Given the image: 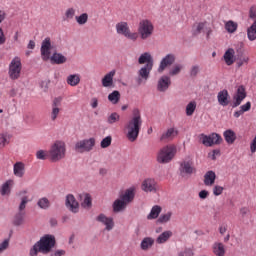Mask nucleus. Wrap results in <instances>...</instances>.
Instances as JSON below:
<instances>
[{
  "label": "nucleus",
  "instance_id": "412c9836",
  "mask_svg": "<svg viewBox=\"0 0 256 256\" xmlns=\"http://www.w3.org/2000/svg\"><path fill=\"white\" fill-rule=\"evenodd\" d=\"M178 133L179 132L175 128H169L161 135L160 141H163L165 143H167V141H173V139L177 137Z\"/></svg>",
  "mask_w": 256,
  "mask_h": 256
},
{
  "label": "nucleus",
  "instance_id": "6ab92c4d",
  "mask_svg": "<svg viewBox=\"0 0 256 256\" xmlns=\"http://www.w3.org/2000/svg\"><path fill=\"white\" fill-rule=\"evenodd\" d=\"M138 63L139 65H144V67H153V56H151V53L145 52L138 58Z\"/></svg>",
  "mask_w": 256,
  "mask_h": 256
},
{
  "label": "nucleus",
  "instance_id": "bb28decb",
  "mask_svg": "<svg viewBox=\"0 0 256 256\" xmlns=\"http://www.w3.org/2000/svg\"><path fill=\"white\" fill-rule=\"evenodd\" d=\"M224 61L228 66H231L235 63V50H233V48H229L224 53Z\"/></svg>",
  "mask_w": 256,
  "mask_h": 256
},
{
  "label": "nucleus",
  "instance_id": "9d476101",
  "mask_svg": "<svg viewBox=\"0 0 256 256\" xmlns=\"http://www.w3.org/2000/svg\"><path fill=\"white\" fill-rule=\"evenodd\" d=\"M93 147H95V138L84 139L75 144V151L77 153H89V151H93Z\"/></svg>",
  "mask_w": 256,
  "mask_h": 256
},
{
  "label": "nucleus",
  "instance_id": "a878e982",
  "mask_svg": "<svg viewBox=\"0 0 256 256\" xmlns=\"http://www.w3.org/2000/svg\"><path fill=\"white\" fill-rule=\"evenodd\" d=\"M223 137H224L226 143H228V145H233V143H235V141H237V134H235V131H233L231 129L224 131Z\"/></svg>",
  "mask_w": 256,
  "mask_h": 256
},
{
  "label": "nucleus",
  "instance_id": "473e14b6",
  "mask_svg": "<svg viewBox=\"0 0 256 256\" xmlns=\"http://www.w3.org/2000/svg\"><path fill=\"white\" fill-rule=\"evenodd\" d=\"M171 237H173V232H171L169 230L165 231L158 236V238L156 239V243H158L159 245H161L163 243H167V241H169V239H171Z\"/></svg>",
  "mask_w": 256,
  "mask_h": 256
},
{
  "label": "nucleus",
  "instance_id": "b1692460",
  "mask_svg": "<svg viewBox=\"0 0 256 256\" xmlns=\"http://www.w3.org/2000/svg\"><path fill=\"white\" fill-rule=\"evenodd\" d=\"M13 173L15 177L23 178L25 176V163L16 162L13 166Z\"/></svg>",
  "mask_w": 256,
  "mask_h": 256
},
{
  "label": "nucleus",
  "instance_id": "3c124183",
  "mask_svg": "<svg viewBox=\"0 0 256 256\" xmlns=\"http://www.w3.org/2000/svg\"><path fill=\"white\" fill-rule=\"evenodd\" d=\"M39 253H41V248L39 247V244H35L29 252L30 256H37Z\"/></svg>",
  "mask_w": 256,
  "mask_h": 256
},
{
  "label": "nucleus",
  "instance_id": "052dcab7",
  "mask_svg": "<svg viewBox=\"0 0 256 256\" xmlns=\"http://www.w3.org/2000/svg\"><path fill=\"white\" fill-rule=\"evenodd\" d=\"M7 41V37H5V32H3V28H0V45H5Z\"/></svg>",
  "mask_w": 256,
  "mask_h": 256
},
{
  "label": "nucleus",
  "instance_id": "864d4df0",
  "mask_svg": "<svg viewBox=\"0 0 256 256\" xmlns=\"http://www.w3.org/2000/svg\"><path fill=\"white\" fill-rule=\"evenodd\" d=\"M223 191H225V188H223V186L216 185L213 187V195H215V197H219V195H222Z\"/></svg>",
  "mask_w": 256,
  "mask_h": 256
},
{
  "label": "nucleus",
  "instance_id": "a211bd4d",
  "mask_svg": "<svg viewBox=\"0 0 256 256\" xmlns=\"http://www.w3.org/2000/svg\"><path fill=\"white\" fill-rule=\"evenodd\" d=\"M169 87H171V77L166 75L160 77L157 84V90L160 93H165Z\"/></svg>",
  "mask_w": 256,
  "mask_h": 256
},
{
  "label": "nucleus",
  "instance_id": "c85d7f7f",
  "mask_svg": "<svg viewBox=\"0 0 256 256\" xmlns=\"http://www.w3.org/2000/svg\"><path fill=\"white\" fill-rule=\"evenodd\" d=\"M114 77H115V70H112L108 74H106L102 79L103 87H112Z\"/></svg>",
  "mask_w": 256,
  "mask_h": 256
},
{
  "label": "nucleus",
  "instance_id": "c9c22d12",
  "mask_svg": "<svg viewBox=\"0 0 256 256\" xmlns=\"http://www.w3.org/2000/svg\"><path fill=\"white\" fill-rule=\"evenodd\" d=\"M80 199H82V207H84V209H89L92 205V201H91V195L85 193L80 195Z\"/></svg>",
  "mask_w": 256,
  "mask_h": 256
},
{
  "label": "nucleus",
  "instance_id": "f8f14e48",
  "mask_svg": "<svg viewBox=\"0 0 256 256\" xmlns=\"http://www.w3.org/2000/svg\"><path fill=\"white\" fill-rule=\"evenodd\" d=\"M40 51L43 61H49L51 57V38L47 37L42 41Z\"/></svg>",
  "mask_w": 256,
  "mask_h": 256
},
{
  "label": "nucleus",
  "instance_id": "37998d69",
  "mask_svg": "<svg viewBox=\"0 0 256 256\" xmlns=\"http://www.w3.org/2000/svg\"><path fill=\"white\" fill-rule=\"evenodd\" d=\"M171 217H173V212L171 211L161 214L158 218V223H169V221H171Z\"/></svg>",
  "mask_w": 256,
  "mask_h": 256
},
{
  "label": "nucleus",
  "instance_id": "ea45409f",
  "mask_svg": "<svg viewBox=\"0 0 256 256\" xmlns=\"http://www.w3.org/2000/svg\"><path fill=\"white\" fill-rule=\"evenodd\" d=\"M197 109V102L191 101L186 105V115L187 117L193 116V113H195V110Z\"/></svg>",
  "mask_w": 256,
  "mask_h": 256
},
{
  "label": "nucleus",
  "instance_id": "2f4dec72",
  "mask_svg": "<svg viewBox=\"0 0 256 256\" xmlns=\"http://www.w3.org/2000/svg\"><path fill=\"white\" fill-rule=\"evenodd\" d=\"M154 244H155V240L153 238L146 237L142 240L140 247L142 251H148V249H151Z\"/></svg>",
  "mask_w": 256,
  "mask_h": 256
},
{
  "label": "nucleus",
  "instance_id": "79ce46f5",
  "mask_svg": "<svg viewBox=\"0 0 256 256\" xmlns=\"http://www.w3.org/2000/svg\"><path fill=\"white\" fill-rule=\"evenodd\" d=\"M238 24L237 22H233V20H229L225 23V29L228 33H235L237 31Z\"/></svg>",
  "mask_w": 256,
  "mask_h": 256
},
{
  "label": "nucleus",
  "instance_id": "338daca9",
  "mask_svg": "<svg viewBox=\"0 0 256 256\" xmlns=\"http://www.w3.org/2000/svg\"><path fill=\"white\" fill-rule=\"evenodd\" d=\"M249 213V208H247V207H242L241 209H240V215L242 216V217H245V215H247Z\"/></svg>",
  "mask_w": 256,
  "mask_h": 256
},
{
  "label": "nucleus",
  "instance_id": "f704fd0d",
  "mask_svg": "<svg viewBox=\"0 0 256 256\" xmlns=\"http://www.w3.org/2000/svg\"><path fill=\"white\" fill-rule=\"evenodd\" d=\"M121 100V93L117 90H114L112 93L108 95V101L112 103V105H117Z\"/></svg>",
  "mask_w": 256,
  "mask_h": 256
},
{
  "label": "nucleus",
  "instance_id": "8fccbe9b",
  "mask_svg": "<svg viewBox=\"0 0 256 256\" xmlns=\"http://www.w3.org/2000/svg\"><path fill=\"white\" fill-rule=\"evenodd\" d=\"M59 113H61V108H53L50 114L51 121H56L57 117H59Z\"/></svg>",
  "mask_w": 256,
  "mask_h": 256
},
{
  "label": "nucleus",
  "instance_id": "39448f33",
  "mask_svg": "<svg viewBox=\"0 0 256 256\" xmlns=\"http://www.w3.org/2000/svg\"><path fill=\"white\" fill-rule=\"evenodd\" d=\"M155 31V26H153V22L149 19H143L138 24V35L140 38L145 41V39H149L153 32Z\"/></svg>",
  "mask_w": 256,
  "mask_h": 256
},
{
  "label": "nucleus",
  "instance_id": "cd10ccee",
  "mask_svg": "<svg viewBox=\"0 0 256 256\" xmlns=\"http://www.w3.org/2000/svg\"><path fill=\"white\" fill-rule=\"evenodd\" d=\"M66 83L70 87H77L81 83V76L79 74H70L66 79Z\"/></svg>",
  "mask_w": 256,
  "mask_h": 256
},
{
  "label": "nucleus",
  "instance_id": "9b49d317",
  "mask_svg": "<svg viewBox=\"0 0 256 256\" xmlns=\"http://www.w3.org/2000/svg\"><path fill=\"white\" fill-rule=\"evenodd\" d=\"M247 97V91L245 90V86L241 85L238 87L236 94L234 95L232 107L235 109V107H239L241 103H243V100Z\"/></svg>",
  "mask_w": 256,
  "mask_h": 256
},
{
  "label": "nucleus",
  "instance_id": "393cba45",
  "mask_svg": "<svg viewBox=\"0 0 256 256\" xmlns=\"http://www.w3.org/2000/svg\"><path fill=\"white\" fill-rule=\"evenodd\" d=\"M215 179H217V175L214 171L210 170L206 172L204 175V185H206V187H213V185H215Z\"/></svg>",
  "mask_w": 256,
  "mask_h": 256
},
{
  "label": "nucleus",
  "instance_id": "bf43d9fd",
  "mask_svg": "<svg viewBox=\"0 0 256 256\" xmlns=\"http://www.w3.org/2000/svg\"><path fill=\"white\" fill-rule=\"evenodd\" d=\"M240 109L247 113V111H251V102H246L244 105L240 106Z\"/></svg>",
  "mask_w": 256,
  "mask_h": 256
},
{
  "label": "nucleus",
  "instance_id": "13d9d810",
  "mask_svg": "<svg viewBox=\"0 0 256 256\" xmlns=\"http://www.w3.org/2000/svg\"><path fill=\"white\" fill-rule=\"evenodd\" d=\"M205 25H206V23H199L196 26V29L194 30V35H199V33H201V31H203V29H205Z\"/></svg>",
  "mask_w": 256,
  "mask_h": 256
},
{
  "label": "nucleus",
  "instance_id": "5fc2aeb1",
  "mask_svg": "<svg viewBox=\"0 0 256 256\" xmlns=\"http://www.w3.org/2000/svg\"><path fill=\"white\" fill-rule=\"evenodd\" d=\"M36 157L41 161H45V159H47V152H45L44 150H39L36 152Z\"/></svg>",
  "mask_w": 256,
  "mask_h": 256
},
{
  "label": "nucleus",
  "instance_id": "5701e85b",
  "mask_svg": "<svg viewBox=\"0 0 256 256\" xmlns=\"http://www.w3.org/2000/svg\"><path fill=\"white\" fill-rule=\"evenodd\" d=\"M212 252L216 256H224L225 253H227V250L225 249V244L221 242H214L212 245Z\"/></svg>",
  "mask_w": 256,
  "mask_h": 256
},
{
  "label": "nucleus",
  "instance_id": "4be33fe9",
  "mask_svg": "<svg viewBox=\"0 0 256 256\" xmlns=\"http://www.w3.org/2000/svg\"><path fill=\"white\" fill-rule=\"evenodd\" d=\"M217 99L219 105H221L222 107H227V105H229V91H227V89H224L218 92Z\"/></svg>",
  "mask_w": 256,
  "mask_h": 256
},
{
  "label": "nucleus",
  "instance_id": "7ed1b4c3",
  "mask_svg": "<svg viewBox=\"0 0 256 256\" xmlns=\"http://www.w3.org/2000/svg\"><path fill=\"white\" fill-rule=\"evenodd\" d=\"M175 155H177V147L175 145H167L159 150L157 161L162 164L171 163Z\"/></svg>",
  "mask_w": 256,
  "mask_h": 256
},
{
  "label": "nucleus",
  "instance_id": "a18cd8bd",
  "mask_svg": "<svg viewBox=\"0 0 256 256\" xmlns=\"http://www.w3.org/2000/svg\"><path fill=\"white\" fill-rule=\"evenodd\" d=\"M120 119H121V116L117 112H113L108 117L107 123H109V125H113V123H117V121H119Z\"/></svg>",
  "mask_w": 256,
  "mask_h": 256
},
{
  "label": "nucleus",
  "instance_id": "de8ad7c7",
  "mask_svg": "<svg viewBox=\"0 0 256 256\" xmlns=\"http://www.w3.org/2000/svg\"><path fill=\"white\" fill-rule=\"evenodd\" d=\"M113 141V138L111 136H107L105 137L101 143H100V147L102 149H107V147H110L111 146V142Z\"/></svg>",
  "mask_w": 256,
  "mask_h": 256
},
{
  "label": "nucleus",
  "instance_id": "49530a36",
  "mask_svg": "<svg viewBox=\"0 0 256 256\" xmlns=\"http://www.w3.org/2000/svg\"><path fill=\"white\" fill-rule=\"evenodd\" d=\"M76 21L78 25H85V23L89 21V15L87 13H83L80 16H76Z\"/></svg>",
  "mask_w": 256,
  "mask_h": 256
},
{
  "label": "nucleus",
  "instance_id": "f3484780",
  "mask_svg": "<svg viewBox=\"0 0 256 256\" xmlns=\"http://www.w3.org/2000/svg\"><path fill=\"white\" fill-rule=\"evenodd\" d=\"M96 221L105 225L106 231H111L113 230V227H115V222L113 221V218L107 217L105 214L98 215L96 217Z\"/></svg>",
  "mask_w": 256,
  "mask_h": 256
},
{
  "label": "nucleus",
  "instance_id": "c03bdc74",
  "mask_svg": "<svg viewBox=\"0 0 256 256\" xmlns=\"http://www.w3.org/2000/svg\"><path fill=\"white\" fill-rule=\"evenodd\" d=\"M182 69H183V65H181V64H176V65H174V66L170 69L169 75H170L171 77H175V75H179V73H181Z\"/></svg>",
  "mask_w": 256,
  "mask_h": 256
},
{
  "label": "nucleus",
  "instance_id": "2eb2a0df",
  "mask_svg": "<svg viewBox=\"0 0 256 256\" xmlns=\"http://www.w3.org/2000/svg\"><path fill=\"white\" fill-rule=\"evenodd\" d=\"M175 54H168L166 55L160 62L158 67V73H163L167 67H171L173 63H175Z\"/></svg>",
  "mask_w": 256,
  "mask_h": 256
},
{
  "label": "nucleus",
  "instance_id": "603ef678",
  "mask_svg": "<svg viewBox=\"0 0 256 256\" xmlns=\"http://www.w3.org/2000/svg\"><path fill=\"white\" fill-rule=\"evenodd\" d=\"M75 17V8H68L65 12V19L69 21V19H73Z\"/></svg>",
  "mask_w": 256,
  "mask_h": 256
},
{
  "label": "nucleus",
  "instance_id": "e2e57ef3",
  "mask_svg": "<svg viewBox=\"0 0 256 256\" xmlns=\"http://www.w3.org/2000/svg\"><path fill=\"white\" fill-rule=\"evenodd\" d=\"M198 73H199V66H192L190 70L191 77H197Z\"/></svg>",
  "mask_w": 256,
  "mask_h": 256
},
{
  "label": "nucleus",
  "instance_id": "69168bd1",
  "mask_svg": "<svg viewBox=\"0 0 256 256\" xmlns=\"http://www.w3.org/2000/svg\"><path fill=\"white\" fill-rule=\"evenodd\" d=\"M200 199H207L209 197V192L207 190H202L199 192Z\"/></svg>",
  "mask_w": 256,
  "mask_h": 256
},
{
  "label": "nucleus",
  "instance_id": "4d7b16f0",
  "mask_svg": "<svg viewBox=\"0 0 256 256\" xmlns=\"http://www.w3.org/2000/svg\"><path fill=\"white\" fill-rule=\"evenodd\" d=\"M217 155H221V151L219 149H215L212 152H210L208 154V157H210V159H212V161H215V159H217Z\"/></svg>",
  "mask_w": 256,
  "mask_h": 256
},
{
  "label": "nucleus",
  "instance_id": "a19ab883",
  "mask_svg": "<svg viewBox=\"0 0 256 256\" xmlns=\"http://www.w3.org/2000/svg\"><path fill=\"white\" fill-rule=\"evenodd\" d=\"M247 35L249 41H255L256 39V20L254 23L248 28L247 30Z\"/></svg>",
  "mask_w": 256,
  "mask_h": 256
},
{
  "label": "nucleus",
  "instance_id": "1a4fd4ad",
  "mask_svg": "<svg viewBox=\"0 0 256 256\" xmlns=\"http://www.w3.org/2000/svg\"><path fill=\"white\" fill-rule=\"evenodd\" d=\"M199 141L204 145V147H213V145H219L223 139L217 133H212L210 135L200 134L198 136Z\"/></svg>",
  "mask_w": 256,
  "mask_h": 256
},
{
  "label": "nucleus",
  "instance_id": "680f3d73",
  "mask_svg": "<svg viewBox=\"0 0 256 256\" xmlns=\"http://www.w3.org/2000/svg\"><path fill=\"white\" fill-rule=\"evenodd\" d=\"M8 247H9V240H4L0 244V253H3V251H5Z\"/></svg>",
  "mask_w": 256,
  "mask_h": 256
},
{
  "label": "nucleus",
  "instance_id": "dca6fc26",
  "mask_svg": "<svg viewBox=\"0 0 256 256\" xmlns=\"http://www.w3.org/2000/svg\"><path fill=\"white\" fill-rule=\"evenodd\" d=\"M66 207L72 213H79V202H77L73 194H69L66 196Z\"/></svg>",
  "mask_w": 256,
  "mask_h": 256
},
{
  "label": "nucleus",
  "instance_id": "f03ea898",
  "mask_svg": "<svg viewBox=\"0 0 256 256\" xmlns=\"http://www.w3.org/2000/svg\"><path fill=\"white\" fill-rule=\"evenodd\" d=\"M135 199V188H129L124 193L120 194L119 198L116 199L112 204L114 213H121L127 209L129 203H133Z\"/></svg>",
  "mask_w": 256,
  "mask_h": 256
},
{
  "label": "nucleus",
  "instance_id": "20e7f679",
  "mask_svg": "<svg viewBox=\"0 0 256 256\" xmlns=\"http://www.w3.org/2000/svg\"><path fill=\"white\" fill-rule=\"evenodd\" d=\"M66 151L65 142L56 141L49 150L51 161H61V159H64Z\"/></svg>",
  "mask_w": 256,
  "mask_h": 256
},
{
  "label": "nucleus",
  "instance_id": "09e8293b",
  "mask_svg": "<svg viewBox=\"0 0 256 256\" xmlns=\"http://www.w3.org/2000/svg\"><path fill=\"white\" fill-rule=\"evenodd\" d=\"M27 203H29V197L23 196L21 199V203L19 205L20 213H23V211H25V207H27Z\"/></svg>",
  "mask_w": 256,
  "mask_h": 256
},
{
  "label": "nucleus",
  "instance_id": "0e129e2a",
  "mask_svg": "<svg viewBox=\"0 0 256 256\" xmlns=\"http://www.w3.org/2000/svg\"><path fill=\"white\" fill-rule=\"evenodd\" d=\"M250 19H256V6H252L249 10Z\"/></svg>",
  "mask_w": 256,
  "mask_h": 256
},
{
  "label": "nucleus",
  "instance_id": "e433bc0d",
  "mask_svg": "<svg viewBox=\"0 0 256 256\" xmlns=\"http://www.w3.org/2000/svg\"><path fill=\"white\" fill-rule=\"evenodd\" d=\"M13 223L16 227H19L25 223V212H19L14 216Z\"/></svg>",
  "mask_w": 256,
  "mask_h": 256
},
{
  "label": "nucleus",
  "instance_id": "ddd939ff",
  "mask_svg": "<svg viewBox=\"0 0 256 256\" xmlns=\"http://www.w3.org/2000/svg\"><path fill=\"white\" fill-rule=\"evenodd\" d=\"M141 189L145 193H157V181L153 178H147L142 182Z\"/></svg>",
  "mask_w": 256,
  "mask_h": 256
},
{
  "label": "nucleus",
  "instance_id": "7c9ffc66",
  "mask_svg": "<svg viewBox=\"0 0 256 256\" xmlns=\"http://www.w3.org/2000/svg\"><path fill=\"white\" fill-rule=\"evenodd\" d=\"M161 211H163V208H161V206H159V205L153 206L149 215L147 216V219L149 221H151L153 219H157V217H159V215H161Z\"/></svg>",
  "mask_w": 256,
  "mask_h": 256
},
{
  "label": "nucleus",
  "instance_id": "aec40b11",
  "mask_svg": "<svg viewBox=\"0 0 256 256\" xmlns=\"http://www.w3.org/2000/svg\"><path fill=\"white\" fill-rule=\"evenodd\" d=\"M195 168L193 167V162L184 161L180 164L181 175H193Z\"/></svg>",
  "mask_w": 256,
  "mask_h": 256
},
{
  "label": "nucleus",
  "instance_id": "4468645a",
  "mask_svg": "<svg viewBox=\"0 0 256 256\" xmlns=\"http://www.w3.org/2000/svg\"><path fill=\"white\" fill-rule=\"evenodd\" d=\"M151 71H153V66H143L138 71V78L137 83L141 85L144 81V83L149 79V75H151Z\"/></svg>",
  "mask_w": 256,
  "mask_h": 256
},
{
  "label": "nucleus",
  "instance_id": "6e6d98bb",
  "mask_svg": "<svg viewBox=\"0 0 256 256\" xmlns=\"http://www.w3.org/2000/svg\"><path fill=\"white\" fill-rule=\"evenodd\" d=\"M61 101H62L61 97L54 98L52 102V108L61 109Z\"/></svg>",
  "mask_w": 256,
  "mask_h": 256
},
{
  "label": "nucleus",
  "instance_id": "72a5a7b5",
  "mask_svg": "<svg viewBox=\"0 0 256 256\" xmlns=\"http://www.w3.org/2000/svg\"><path fill=\"white\" fill-rule=\"evenodd\" d=\"M11 142V135L9 133H0V149H4Z\"/></svg>",
  "mask_w": 256,
  "mask_h": 256
},
{
  "label": "nucleus",
  "instance_id": "6e6552de",
  "mask_svg": "<svg viewBox=\"0 0 256 256\" xmlns=\"http://www.w3.org/2000/svg\"><path fill=\"white\" fill-rule=\"evenodd\" d=\"M36 243L40 247V253H50L51 249L55 247V236L45 235Z\"/></svg>",
  "mask_w": 256,
  "mask_h": 256
},
{
  "label": "nucleus",
  "instance_id": "4c0bfd02",
  "mask_svg": "<svg viewBox=\"0 0 256 256\" xmlns=\"http://www.w3.org/2000/svg\"><path fill=\"white\" fill-rule=\"evenodd\" d=\"M52 63H56V65H62V63H65L67 61V58L59 53H54L51 56Z\"/></svg>",
  "mask_w": 256,
  "mask_h": 256
},
{
  "label": "nucleus",
  "instance_id": "f257e3e1",
  "mask_svg": "<svg viewBox=\"0 0 256 256\" xmlns=\"http://www.w3.org/2000/svg\"><path fill=\"white\" fill-rule=\"evenodd\" d=\"M142 125L143 119L141 118V111L136 108L132 112V117L125 125V129L127 131L126 137L128 141H130L131 143L137 141Z\"/></svg>",
  "mask_w": 256,
  "mask_h": 256
},
{
  "label": "nucleus",
  "instance_id": "c756f323",
  "mask_svg": "<svg viewBox=\"0 0 256 256\" xmlns=\"http://www.w3.org/2000/svg\"><path fill=\"white\" fill-rule=\"evenodd\" d=\"M14 181L13 180H7L2 186H1V189H0V193L2 196H5V195H9L11 193V188L13 187L14 185Z\"/></svg>",
  "mask_w": 256,
  "mask_h": 256
},
{
  "label": "nucleus",
  "instance_id": "58836bf2",
  "mask_svg": "<svg viewBox=\"0 0 256 256\" xmlns=\"http://www.w3.org/2000/svg\"><path fill=\"white\" fill-rule=\"evenodd\" d=\"M37 205L40 209L47 210L51 207V202L47 197H43L38 200Z\"/></svg>",
  "mask_w": 256,
  "mask_h": 256
},
{
  "label": "nucleus",
  "instance_id": "0eeeda50",
  "mask_svg": "<svg viewBox=\"0 0 256 256\" xmlns=\"http://www.w3.org/2000/svg\"><path fill=\"white\" fill-rule=\"evenodd\" d=\"M23 66L21 64V58L15 57L9 64L8 75L12 81H17L21 77V70Z\"/></svg>",
  "mask_w": 256,
  "mask_h": 256
},
{
  "label": "nucleus",
  "instance_id": "774afa93",
  "mask_svg": "<svg viewBox=\"0 0 256 256\" xmlns=\"http://www.w3.org/2000/svg\"><path fill=\"white\" fill-rule=\"evenodd\" d=\"M65 255L64 250H57L55 253L51 254V256H63Z\"/></svg>",
  "mask_w": 256,
  "mask_h": 256
},
{
  "label": "nucleus",
  "instance_id": "423d86ee",
  "mask_svg": "<svg viewBox=\"0 0 256 256\" xmlns=\"http://www.w3.org/2000/svg\"><path fill=\"white\" fill-rule=\"evenodd\" d=\"M116 33L118 35H123L126 39H130V41H136L139 39V34L137 32H131L129 28V24L127 22H119L116 24Z\"/></svg>",
  "mask_w": 256,
  "mask_h": 256
}]
</instances>
